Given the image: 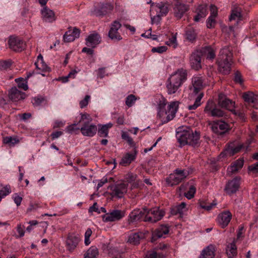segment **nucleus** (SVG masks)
Returning a JSON list of instances; mask_svg holds the SVG:
<instances>
[{
    "label": "nucleus",
    "instance_id": "f257e3e1",
    "mask_svg": "<svg viewBox=\"0 0 258 258\" xmlns=\"http://www.w3.org/2000/svg\"><path fill=\"white\" fill-rule=\"evenodd\" d=\"M166 100L163 98L158 105V116L163 123H167L175 117L178 108V102L174 101L166 107Z\"/></svg>",
    "mask_w": 258,
    "mask_h": 258
},
{
    "label": "nucleus",
    "instance_id": "f03ea898",
    "mask_svg": "<svg viewBox=\"0 0 258 258\" xmlns=\"http://www.w3.org/2000/svg\"><path fill=\"white\" fill-rule=\"evenodd\" d=\"M187 77L186 70L182 68L178 69L171 75L166 84L168 93H175L187 80Z\"/></svg>",
    "mask_w": 258,
    "mask_h": 258
},
{
    "label": "nucleus",
    "instance_id": "7ed1b4c3",
    "mask_svg": "<svg viewBox=\"0 0 258 258\" xmlns=\"http://www.w3.org/2000/svg\"><path fill=\"white\" fill-rule=\"evenodd\" d=\"M176 136L181 146L188 144L195 147L198 146L199 143L200 134L196 131L194 132L188 127L183 130L179 128Z\"/></svg>",
    "mask_w": 258,
    "mask_h": 258
},
{
    "label": "nucleus",
    "instance_id": "20e7f679",
    "mask_svg": "<svg viewBox=\"0 0 258 258\" xmlns=\"http://www.w3.org/2000/svg\"><path fill=\"white\" fill-rule=\"evenodd\" d=\"M232 53L228 47H225L220 51L217 63L218 70L223 74H228L231 71L232 63Z\"/></svg>",
    "mask_w": 258,
    "mask_h": 258
},
{
    "label": "nucleus",
    "instance_id": "39448f33",
    "mask_svg": "<svg viewBox=\"0 0 258 258\" xmlns=\"http://www.w3.org/2000/svg\"><path fill=\"white\" fill-rule=\"evenodd\" d=\"M189 175V171L186 169H176L174 173L170 174L166 178L167 184L170 186L177 185Z\"/></svg>",
    "mask_w": 258,
    "mask_h": 258
},
{
    "label": "nucleus",
    "instance_id": "423d86ee",
    "mask_svg": "<svg viewBox=\"0 0 258 258\" xmlns=\"http://www.w3.org/2000/svg\"><path fill=\"white\" fill-rule=\"evenodd\" d=\"M146 215L143 219L144 222L156 223L162 219L164 216L165 212L158 208H154L152 209L147 208Z\"/></svg>",
    "mask_w": 258,
    "mask_h": 258
},
{
    "label": "nucleus",
    "instance_id": "0eeeda50",
    "mask_svg": "<svg viewBox=\"0 0 258 258\" xmlns=\"http://www.w3.org/2000/svg\"><path fill=\"white\" fill-rule=\"evenodd\" d=\"M108 188L111 191L109 195L112 198L121 199L127 192V184L121 182L110 185Z\"/></svg>",
    "mask_w": 258,
    "mask_h": 258
},
{
    "label": "nucleus",
    "instance_id": "6e6552de",
    "mask_svg": "<svg viewBox=\"0 0 258 258\" xmlns=\"http://www.w3.org/2000/svg\"><path fill=\"white\" fill-rule=\"evenodd\" d=\"M147 212L146 208L134 210L129 215L128 219V224H131L133 223L141 221L144 217H145Z\"/></svg>",
    "mask_w": 258,
    "mask_h": 258
},
{
    "label": "nucleus",
    "instance_id": "1a4fd4ad",
    "mask_svg": "<svg viewBox=\"0 0 258 258\" xmlns=\"http://www.w3.org/2000/svg\"><path fill=\"white\" fill-rule=\"evenodd\" d=\"M212 131L215 134L223 136L228 130V125L221 120L214 121L211 124Z\"/></svg>",
    "mask_w": 258,
    "mask_h": 258
},
{
    "label": "nucleus",
    "instance_id": "9d476101",
    "mask_svg": "<svg viewBox=\"0 0 258 258\" xmlns=\"http://www.w3.org/2000/svg\"><path fill=\"white\" fill-rule=\"evenodd\" d=\"M121 25L118 21H114L111 25L110 30L108 32V36L112 40L119 41L122 39L121 35L118 32Z\"/></svg>",
    "mask_w": 258,
    "mask_h": 258
},
{
    "label": "nucleus",
    "instance_id": "9b49d317",
    "mask_svg": "<svg viewBox=\"0 0 258 258\" xmlns=\"http://www.w3.org/2000/svg\"><path fill=\"white\" fill-rule=\"evenodd\" d=\"M10 47L15 51H21L25 47V42L20 38L16 37H10L9 40Z\"/></svg>",
    "mask_w": 258,
    "mask_h": 258
},
{
    "label": "nucleus",
    "instance_id": "f8f14e48",
    "mask_svg": "<svg viewBox=\"0 0 258 258\" xmlns=\"http://www.w3.org/2000/svg\"><path fill=\"white\" fill-rule=\"evenodd\" d=\"M240 180V178L236 177L228 181L224 189L226 193L228 195H231L236 192L239 188Z\"/></svg>",
    "mask_w": 258,
    "mask_h": 258
},
{
    "label": "nucleus",
    "instance_id": "ddd939ff",
    "mask_svg": "<svg viewBox=\"0 0 258 258\" xmlns=\"http://www.w3.org/2000/svg\"><path fill=\"white\" fill-rule=\"evenodd\" d=\"M124 216V213L120 210H115L102 216L104 222H113L119 220Z\"/></svg>",
    "mask_w": 258,
    "mask_h": 258
},
{
    "label": "nucleus",
    "instance_id": "4468645a",
    "mask_svg": "<svg viewBox=\"0 0 258 258\" xmlns=\"http://www.w3.org/2000/svg\"><path fill=\"white\" fill-rule=\"evenodd\" d=\"M218 104L222 108L232 111L234 107V102L228 99L224 94H220L218 96Z\"/></svg>",
    "mask_w": 258,
    "mask_h": 258
},
{
    "label": "nucleus",
    "instance_id": "2eb2a0df",
    "mask_svg": "<svg viewBox=\"0 0 258 258\" xmlns=\"http://www.w3.org/2000/svg\"><path fill=\"white\" fill-rule=\"evenodd\" d=\"M242 146L241 145L235 146L233 143L228 145L225 150L221 153L220 157L232 156L239 152L241 149Z\"/></svg>",
    "mask_w": 258,
    "mask_h": 258
},
{
    "label": "nucleus",
    "instance_id": "dca6fc26",
    "mask_svg": "<svg viewBox=\"0 0 258 258\" xmlns=\"http://www.w3.org/2000/svg\"><path fill=\"white\" fill-rule=\"evenodd\" d=\"M232 218V214L229 211H225L220 214L217 217V221L221 228H224L228 225Z\"/></svg>",
    "mask_w": 258,
    "mask_h": 258
},
{
    "label": "nucleus",
    "instance_id": "f3484780",
    "mask_svg": "<svg viewBox=\"0 0 258 258\" xmlns=\"http://www.w3.org/2000/svg\"><path fill=\"white\" fill-rule=\"evenodd\" d=\"M41 18L45 22L51 23L55 21V16L54 12L47 7H43L41 10Z\"/></svg>",
    "mask_w": 258,
    "mask_h": 258
},
{
    "label": "nucleus",
    "instance_id": "a211bd4d",
    "mask_svg": "<svg viewBox=\"0 0 258 258\" xmlns=\"http://www.w3.org/2000/svg\"><path fill=\"white\" fill-rule=\"evenodd\" d=\"M168 11L169 10L167 5L162 2L151 6V12H152V13H155L161 16H164L168 13Z\"/></svg>",
    "mask_w": 258,
    "mask_h": 258
},
{
    "label": "nucleus",
    "instance_id": "6ab92c4d",
    "mask_svg": "<svg viewBox=\"0 0 258 258\" xmlns=\"http://www.w3.org/2000/svg\"><path fill=\"white\" fill-rule=\"evenodd\" d=\"M82 134L85 136L93 137L97 132V126L95 124L84 122L80 128Z\"/></svg>",
    "mask_w": 258,
    "mask_h": 258
},
{
    "label": "nucleus",
    "instance_id": "aec40b11",
    "mask_svg": "<svg viewBox=\"0 0 258 258\" xmlns=\"http://www.w3.org/2000/svg\"><path fill=\"white\" fill-rule=\"evenodd\" d=\"M26 94L19 90L16 87H12L9 92V97L13 102H17L24 99Z\"/></svg>",
    "mask_w": 258,
    "mask_h": 258
},
{
    "label": "nucleus",
    "instance_id": "412c9836",
    "mask_svg": "<svg viewBox=\"0 0 258 258\" xmlns=\"http://www.w3.org/2000/svg\"><path fill=\"white\" fill-rule=\"evenodd\" d=\"M80 241V238L76 235H69L66 240L67 249L72 252L77 247Z\"/></svg>",
    "mask_w": 258,
    "mask_h": 258
},
{
    "label": "nucleus",
    "instance_id": "4be33fe9",
    "mask_svg": "<svg viewBox=\"0 0 258 258\" xmlns=\"http://www.w3.org/2000/svg\"><path fill=\"white\" fill-rule=\"evenodd\" d=\"M169 233V228L166 225H161L159 228L152 232L151 241L154 242L158 238H161L164 235Z\"/></svg>",
    "mask_w": 258,
    "mask_h": 258
},
{
    "label": "nucleus",
    "instance_id": "5701e85b",
    "mask_svg": "<svg viewBox=\"0 0 258 258\" xmlns=\"http://www.w3.org/2000/svg\"><path fill=\"white\" fill-rule=\"evenodd\" d=\"M201 51H197L193 52L190 57L191 66L196 70L201 68Z\"/></svg>",
    "mask_w": 258,
    "mask_h": 258
},
{
    "label": "nucleus",
    "instance_id": "b1692460",
    "mask_svg": "<svg viewBox=\"0 0 258 258\" xmlns=\"http://www.w3.org/2000/svg\"><path fill=\"white\" fill-rule=\"evenodd\" d=\"M80 34V30L75 27L73 30L70 29L66 32L63 35V39L65 42H70L79 38Z\"/></svg>",
    "mask_w": 258,
    "mask_h": 258
},
{
    "label": "nucleus",
    "instance_id": "393cba45",
    "mask_svg": "<svg viewBox=\"0 0 258 258\" xmlns=\"http://www.w3.org/2000/svg\"><path fill=\"white\" fill-rule=\"evenodd\" d=\"M196 13L197 14L194 17V20L195 22H198L207 15V6L205 4L199 5L196 10Z\"/></svg>",
    "mask_w": 258,
    "mask_h": 258
},
{
    "label": "nucleus",
    "instance_id": "a878e982",
    "mask_svg": "<svg viewBox=\"0 0 258 258\" xmlns=\"http://www.w3.org/2000/svg\"><path fill=\"white\" fill-rule=\"evenodd\" d=\"M86 45L92 48H95L101 42V37L97 33L90 34L86 38Z\"/></svg>",
    "mask_w": 258,
    "mask_h": 258
},
{
    "label": "nucleus",
    "instance_id": "bb28decb",
    "mask_svg": "<svg viewBox=\"0 0 258 258\" xmlns=\"http://www.w3.org/2000/svg\"><path fill=\"white\" fill-rule=\"evenodd\" d=\"M187 10L188 7L186 5L177 4L174 7V15L177 19H180Z\"/></svg>",
    "mask_w": 258,
    "mask_h": 258
},
{
    "label": "nucleus",
    "instance_id": "cd10ccee",
    "mask_svg": "<svg viewBox=\"0 0 258 258\" xmlns=\"http://www.w3.org/2000/svg\"><path fill=\"white\" fill-rule=\"evenodd\" d=\"M193 93L197 95L203 88V80L201 77H195L192 79Z\"/></svg>",
    "mask_w": 258,
    "mask_h": 258
},
{
    "label": "nucleus",
    "instance_id": "c85d7f7f",
    "mask_svg": "<svg viewBox=\"0 0 258 258\" xmlns=\"http://www.w3.org/2000/svg\"><path fill=\"white\" fill-rule=\"evenodd\" d=\"M215 252V246L212 244L209 245L202 250L199 258H214Z\"/></svg>",
    "mask_w": 258,
    "mask_h": 258
},
{
    "label": "nucleus",
    "instance_id": "c756f323",
    "mask_svg": "<svg viewBox=\"0 0 258 258\" xmlns=\"http://www.w3.org/2000/svg\"><path fill=\"white\" fill-rule=\"evenodd\" d=\"M137 154V152L135 149H134L133 153H126L122 158L120 164L124 166L129 165L136 159Z\"/></svg>",
    "mask_w": 258,
    "mask_h": 258
},
{
    "label": "nucleus",
    "instance_id": "7c9ffc66",
    "mask_svg": "<svg viewBox=\"0 0 258 258\" xmlns=\"http://www.w3.org/2000/svg\"><path fill=\"white\" fill-rule=\"evenodd\" d=\"M186 210V204L184 202H182L178 205L172 207L170 212L173 215L179 214L180 216L181 217L183 213L185 212Z\"/></svg>",
    "mask_w": 258,
    "mask_h": 258
},
{
    "label": "nucleus",
    "instance_id": "2f4dec72",
    "mask_svg": "<svg viewBox=\"0 0 258 258\" xmlns=\"http://www.w3.org/2000/svg\"><path fill=\"white\" fill-rule=\"evenodd\" d=\"M113 6L110 4H102L100 9L95 10V14L97 16H103L113 10Z\"/></svg>",
    "mask_w": 258,
    "mask_h": 258
},
{
    "label": "nucleus",
    "instance_id": "473e14b6",
    "mask_svg": "<svg viewBox=\"0 0 258 258\" xmlns=\"http://www.w3.org/2000/svg\"><path fill=\"white\" fill-rule=\"evenodd\" d=\"M201 52V55H204L207 57V58L212 59L215 58V51L210 46H205L202 48L200 50Z\"/></svg>",
    "mask_w": 258,
    "mask_h": 258
},
{
    "label": "nucleus",
    "instance_id": "72a5a7b5",
    "mask_svg": "<svg viewBox=\"0 0 258 258\" xmlns=\"http://www.w3.org/2000/svg\"><path fill=\"white\" fill-rule=\"evenodd\" d=\"M243 166V160L242 159H238L228 168V172L231 173H234L241 169Z\"/></svg>",
    "mask_w": 258,
    "mask_h": 258
},
{
    "label": "nucleus",
    "instance_id": "f704fd0d",
    "mask_svg": "<svg viewBox=\"0 0 258 258\" xmlns=\"http://www.w3.org/2000/svg\"><path fill=\"white\" fill-rule=\"evenodd\" d=\"M142 233H135L131 234L128 237V242L133 245H137L140 243L141 239L143 237Z\"/></svg>",
    "mask_w": 258,
    "mask_h": 258
},
{
    "label": "nucleus",
    "instance_id": "c9c22d12",
    "mask_svg": "<svg viewBox=\"0 0 258 258\" xmlns=\"http://www.w3.org/2000/svg\"><path fill=\"white\" fill-rule=\"evenodd\" d=\"M241 10L239 8H236L232 11L231 14L229 18V20H237V23L242 20V16L241 15Z\"/></svg>",
    "mask_w": 258,
    "mask_h": 258
},
{
    "label": "nucleus",
    "instance_id": "e433bc0d",
    "mask_svg": "<svg viewBox=\"0 0 258 258\" xmlns=\"http://www.w3.org/2000/svg\"><path fill=\"white\" fill-rule=\"evenodd\" d=\"M226 253L228 258H232L237 254V247L234 242L227 245Z\"/></svg>",
    "mask_w": 258,
    "mask_h": 258
},
{
    "label": "nucleus",
    "instance_id": "4c0bfd02",
    "mask_svg": "<svg viewBox=\"0 0 258 258\" xmlns=\"http://www.w3.org/2000/svg\"><path fill=\"white\" fill-rule=\"evenodd\" d=\"M98 253V248L95 246H91L85 253L84 258H96Z\"/></svg>",
    "mask_w": 258,
    "mask_h": 258
},
{
    "label": "nucleus",
    "instance_id": "58836bf2",
    "mask_svg": "<svg viewBox=\"0 0 258 258\" xmlns=\"http://www.w3.org/2000/svg\"><path fill=\"white\" fill-rule=\"evenodd\" d=\"M186 38L190 41H194L197 36L195 29L192 27H187L185 30Z\"/></svg>",
    "mask_w": 258,
    "mask_h": 258
},
{
    "label": "nucleus",
    "instance_id": "ea45409f",
    "mask_svg": "<svg viewBox=\"0 0 258 258\" xmlns=\"http://www.w3.org/2000/svg\"><path fill=\"white\" fill-rule=\"evenodd\" d=\"M204 94L203 93H200L198 96L196 97L195 101L192 105H190L188 106V109L189 110H195L199 106H200L201 104V100L203 97Z\"/></svg>",
    "mask_w": 258,
    "mask_h": 258
},
{
    "label": "nucleus",
    "instance_id": "a19ab883",
    "mask_svg": "<svg viewBox=\"0 0 258 258\" xmlns=\"http://www.w3.org/2000/svg\"><path fill=\"white\" fill-rule=\"evenodd\" d=\"M19 142V140L16 137H6L3 139V143L8 144L10 146H13Z\"/></svg>",
    "mask_w": 258,
    "mask_h": 258
},
{
    "label": "nucleus",
    "instance_id": "79ce46f5",
    "mask_svg": "<svg viewBox=\"0 0 258 258\" xmlns=\"http://www.w3.org/2000/svg\"><path fill=\"white\" fill-rule=\"evenodd\" d=\"M107 250L111 258H122L120 252L116 247H109Z\"/></svg>",
    "mask_w": 258,
    "mask_h": 258
},
{
    "label": "nucleus",
    "instance_id": "37998d69",
    "mask_svg": "<svg viewBox=\"0 0 258 258\" xmlns=\"http://www.w3.org/2000/svg\"><path fill=\"white\" fill-rule=\"evenodd\" d=\"M257 95L254 94L252 92H247L243 93L242 95V98L244 101L248 103H251L253 102L256 96Z\"/></svg>",
    "mask_w": 258,
    "mask_h": 258
},
{
    "label": "nucleus",
    "instance_id": "c03bdc74",
    "mask_svg": "<svg viewBox=\"0 0 258 258\" xmlns=\"http://www.w3.org/2000/svg\"><path fill=\"white\" fill-rule=\"evenodd\" d=\"M15 81L18 84V87L19 88L22 89L25 91H26L28 89L27 85V82L26 80H24L22 78H19L15 79Z\"/></svg>",
    "mask_w": 258,
    "mask_h": 258
},
{
    "label": "nucleus",
    "instance_id": "a18cd8bd",
    "mask_svg": "<svg viewBox=\"0 0 258 258\" xmlns=\"http://www.w3.org/2000/svg\"><path fill=\"white\" fill-rule=\"evenodd\" d=\"M215 107V104L212 100H209L207 104L205 107L204 111L208 115H210L212 110Z\"/></svg>",
    "mask_w": 258,
    "mask_h": 258
},
{
    "label": "nucleus",
    "instance_id": "49530a36",
    "mask_svg": "<svg viewBox=\"0 0 258 258\" xmlns=\"http://www.w3.org/2000/svg\"><path fill=\"white\" fill-rule=\"evenodd\" d=\"M177 33L172 34L171 37H169L168 41L166 42V44L169 46H172L175 48L177 45L176 39Z\"/></svg>",
    "mask_w": 258,
    "mask_h": 258
},
{
    "label": "nucleus",
    "instance_id": "de8ad7c7",
    "mask_svg": "<svg viewBox=\"0 0 258 258\" xmlns=\"http://www.w3.org/2000/svg\"><path fill=\"white\" fill-rule=\"evenodd\" d=\"M209 116L218 117H223L225 116V112L221 109L215 107Z\"/></svg>",
    "mask_w": 258,
    "mask_h": 258
},
{
    "label": "nucleus",
    "instance_id": "09e8293b",
    "mask_svg": "<svg viewBox=\"0 0 258 258\" xmlns=\"http://www.w3.org/2000/svg\"><path fill=\"white\" fill-rule=\"evenodd\" d=\"M199 206L203 209H204L207 211H210L211 210L213 207L215 206H216V203H212L210 204H207L206 202L203 201H199Z\"/></svg>",
    "mask_w": 258,
    "mask_h": 258
},
{
    "label": "nucleus",
    "instance_id": "8fccbe9b",
    "mask_svg": "<svg viewBox=\"0 0 258 258\" xmlns=\"http://www.w3.org/2000/svg\"><path fill=\"white\" fill-rule=\"evenodd\" d=\"M35 65L37 69L41 70L42 72H49V68L43 62L40 61L39 62H35Z\"/></svg>",
    "mask_w": 258,
    "mask_h": 258
},
{
    "label": "nucleus",
    "instance_id": "3c124183",
    "mask_svg": "<svg viewBox=\"0 0 258 258\" xmlns=\"http://www.w3.org/2000/svg\"><path fill=\"white\" fill-rule=\"evenodd\" d=\"M196 191V187L192 185H191L189 188L188 191L187 192H185L184 195L188 199H191L194 197Z\"/></svg>",
    "mask_w": 258,
    "mask_h": 258
},
{
    "label": "nucleus",
    "instance_id": "603ef678",
    "mask_svg": "<svg viewBox=\"0 0 258 258\" xmlns=\"http://www.w3.org/2000/svg\"><path fill=\"white\" fill-rule=\"evenodd\" d=\"M91 121H92V118L89 114H87L86 113H81V118L79 120V122H83V123L84 122H86L87 123H89Z\"/></svg>",
    "mask_w": 258,
    "mask_h": 258
},
{
    "label": "nucleus",
    "instance_id": "864d4df0",
    "mask_svg": "<svg viewBox=\"0 0 258 258\" xmlns=\"http://www.w3.org/2000/svg\"><path fill=\"white\" fill-rule=\"evenodd\" d=\"M151 23L152 24H158L161 21V16L158 15L156 13H152L151 12Z\"/></svg>",
    "mask_w": 258,
    "mask_h": 258
},
{
    "label": "nucleus",
    "instance_id": "5fc2aeb1",
    "mask_svg": "<svg viewBox=\"0 0 258 258\" xmlns=\"http://www.w3.org/2000/svg\"><path fill=\"white\" fill-rule=\"evenodd\" d=\"M12 65V61L9 60L0 61V69L6 70L10 68Z\"/></svg>",
    "mask_w": 258,
    "mask_h": 258
},
{
    "label": "nucleus",
    "instance_id": "6e6d98bb",
    "mask_svg": "<svg viewBox=\"0 0 258 258\" xmlns=\"http://www.w3.org/2000/svg\"><path fill=\"white\" fill-rule=\"evenodd\" d=\"M136 99L137 98L135 95H130L126 98L125 104L128 107H130L133 105Z\"/></svg>",
    "mask_w": 258,
    "mask_h": 258
},
{
    "label": "nucleus",
    "instance_id": "4d7b16f0",
    "mask_svg": "<svg viewBox=\"0 0 258 258\" xmlns=\"http://www.w3.org/2000/svg\"><path fill=\"white\" fill-rule=\"evenodd\" d=\"M45 101V99L44 97H34L32 102L33 103V105L34 106H40L43 102Z\"/></svg>",
    "mask_w": 258,
    "mask_h": 258
},
{
    "label": "nucleus",
    "instance_id": "13d9d810",
    "mask_svg": "<svg viewBox=\"0 0 258 258\" xmlns=\"http://www.w3.org/2000/svg\"><path fill=\"white\" fill-rule=\"evenodd\" d=\"M108 134V130L105 126L102 125L98 131V135L101 137H106Z\"/></svg>",
    "mask_w": 258,
    "mask_h": 258
},
{
    "label": "nucleus",
    "instance_id": "bf43d9fd",
    "mask_svg": "<svg viewBox=\"0 0 258 258\" xmlns=\"http://www.w3.org/2000/svg\"><path fill=\"white\" fill-rule=\"evenodd\" d=\"M11 192V187L9 185H7L0 190V195L4 198Z\"/></svg>",
    "mask_w": 258,
    "mask_h": 258
},
{
    "label": "nucleus",
    "instance_id": "052dcab7",
    "mask_svg": "<svg viewBox=\"0 0 258 258\" xmlns=\"http://www.w3.org/2000/svg\"><path fill=\"white\" fill-rule=\"evenodd\" d=\"M216 23L215 17H209L207 21V26L208 28H213Z\"/></svg>",
    "mask_w": 258,
    "mask_h": 258
},
{
    "label": "nucleus",
    "instance_id": "680f3d73",
    "mask_svg": "<svg viewBox=\"0 0 258 258\" xmlns=\"http://www.w3.org/2000/svg\"><path fill=\"white\" fill-rule=\"evenodd\" d=\"M92 233V232L90 228H88L85 233V243L87 245L90 243V237Z\"/></svg>",
    "mask_w": 258,
    "mask_h": 258
},
{
    "label": "nucleus",
    "instance_id": "e2e57ef3",
    "mask_svg": "<svg viewBox=\"0 0 258 258\" xmlns=\"http://www.w3.org/2000/svg\"><path fill=\"white\" fill-rule=\"evenodd\" d=\"M90 99V96L89 95H86L85 97V98L80 101L79 104L81 108H83L87 106L88 104L89 101Z\"/></svg>",
    "mask_w": 258,
    "mask_h": 258
},
{
    "label": "nucleus",
    "instance_id": "0e129e2a",
    "mask_svg": "<svg viewBox=\"0 0 258 258\" xmlns=\"http://www.w3.org/2000/svg\"><path fill=\"white\" fill-rule=\"evenodd\" d=\"M231 112H232L234 114L237 116L240 120L241 121H245V116L244 113L243 112L234 109Z\"/></svg>",
    "mask_w": 258,
    "mask_h": 258
},
{
    "label": "nucleus",
    "instance_id": "69168bd1",
    "mask_svg": "<svg viewBox=\"0 0 258 258\" xmlns=\"http://www.w3.org/2000/svg\"><path fill=\"white\" fill-rule=\"evenodd\" d=\"M167 49V48L165 46H161L157 47H153L152 49V52H158L159 53H162L164 52H165Z\"/></svg>",
    "mask_w": 258,
    "mask_h": 258
},
{
    "label": "nucleus",
    "instance_id": "338daca9",
    "mask_svg": "<svg viewBox=\"0 0 258 258\" xmlns=\"http://www.w3.org/2000/svg\"><path fill=\"white\" fill-rule=\"evenodd\" d=\"M234 81L236 83L242 84L243 83V79L242 78V75L240 72L237 71L235 73Z\"/></svg>",
    "mask_w": 258,
    "mask_h": 258
},
{
    "label": "nucleus",
    "instance_id": "774afa93",
    "mask_svg": "<svg viewBox=\"0 0 258 258\" xmlns=\"http://www.w3.org/2000/svg\"><path fill=\"white\" fill-rule=\"evenodd\" d=\"M248 170L253 173L258 172V162L249 166Z\"/></svg>",
    "mask_w": 258,
    "mask_h": 258
}]
</instances>
